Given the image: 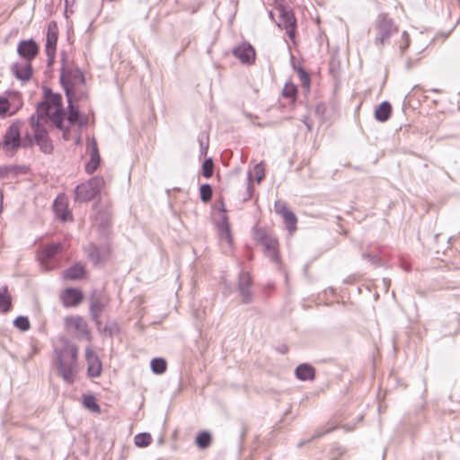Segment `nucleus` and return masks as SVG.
I'll use <instances>...</instances> for the list:
<instances>
[{"mask_svg":"<svg viewBox=\"0 0 460 460\" xmlns=\"http://www.w3.org/2000/svg\"><path fill=\"white\" fill-rule=\"evenodd\" d=\"M61 348H55L54 354L57 360L58 370L63 380L71 385L75 381L76 362L78 355L77 346L66 337L60 338Z\"/></svg>","mask_w":460,"mask_h":460,"instance_id":"1","label":"nucleus"},{"mask_svg":"<svg viewBox=\"0 0 460 460\" xmlns=\"http://www.w3.org/2000/svg\"><path fill=\"white\" fill-rule=\"evenodd\" d=\"M21 126L22 122L16 120L5 130L0 147L7 156H13L20 147H28L32 146L31 141L27 144L25 140H22Z\"/></svg>","mask_w":460,"mask_h":460,"instance_id":"2","label":"nucleus"},{"mask_svg":"<svg viewBox=\"0 0 460 460\" xmlns=\"http://www.w3.org/2000/svg\"><path fill=\"white\" fill-rule=\"evenodd\" d=\"M61 73L59 76V82L66 93V88L69 90L71 96H75V93L74 88L76 85H84L85 78L82 72V70L78 67L75 68H66V52H61Z\"/></svg>","mask_w":460,"mask_h":460,"instance_id":"3","label":"nucleus"},{"mask_svg":"<svg viewBox=\"0 0 460 460\" xmlns=\"http://www.w3.org/2000/svg\"><path fill=\"white\" fill-rule=\"evenodd\" d=\"M103 186L104 179L102 176L90 178L75 188L74 201L84 203L94 199L101 193Z\"/></svg>","mask_w":460,"mask_h":460,"instance_id":"4","label":"nucleus"},{"mask_svg":"<svg viewBox=\"0 0 460 460\" xmlns=\"http://www.w3.org/2000/svg\"><path fill=\"white\" fill-rule=\"evenodd\" d=\"M375 28L376 30V37L375 38V45L379 49L388 43L390 38L398 31V27L394 20L387 13H381L375 21Z\"/></svg>","mask_w":460,"mask_h":460,"instance_id":"5","label":"nucleus"},{"mask_svg":"<svg viewBox=\"0 0 460 460\" xmlns=\"http://www.w3.org/2000/svg\"><path fill=\"white\" fill-rule=\"evenodd\" d=\"M276 9L279 16V21L277 22V25L286 29L288 36L289 39L293 40L296 30V19L293 10L283 3L279 4Z\"/></svg>","mask_w":460,"mask_h":460,"instance_id":"6","label":"nucleus"},{"mask_svg":"<svg viewBox=\"0 0 460 460\" xmlns=\"http://www.w3.org/2000/svg\"><path fill=\"white\" fill-rule=\"evenodd\" d=\"M89 261L94 265H103L110 258L111 248V243L106 242L101 245L90 243L84 249Z\"/></svg>","mask_w":460,"mask_h":460,"instance_id":"7","label":"nucleus"},{"mask_svg":"<svg viewBox=\"0 0 460 460\" xmlns=\"http://www.w3.org/2000/svg\"><path fill=\"white\" fill-rule=\"evenodd\" d=\"M252 279L249 272L241 270L238 277L237 290L241 296V302L244 305L251 304L253 299V294L251 290Z\"/></svg>","mask_w":460,"mask_h":460,"instance_id":"8","label":"nucleus"},{"mask_svg":"<svg viewBox=\"0 0 460 460\" xmlns=\"http://www.w3.org/2000/svg\"><path fill=\"white\" fill-rule=\"evenodd\" d=\"M233 55L243 65L251 66L254 64L256 52L252 45L243 41L233 49Z\"/></svg>","mask_w":460,"mask_h":460,"instance_id":"9","label":"nucleus"},{"mask_svg":"<svg viewBox=\"0 0 460 460\" xmlns=\"http://www.w3.org/2000/svg\"><path fill=\"white\" fill-rule=\"evenodd\" d=\"M109 298L104 294H93L91 297L89 312L93 321L96 325H101V314L107 306Z\"/></svg>","mask_w":460,"mask_h":460,"instance_id":"10","label":"nucleus"},{"mask_svg":"<svg viewBox=\"0 0 460 460\" xmlns=\"http://www.w3.org/2000/svg\"><path fill=\"white\" fill-rule=\"evenodd\" d=\"M66 97L67 100V120L71 126L77 124L80 128L86 126L87 119L83 117L77 107L74 105L75 96H71L69 90L66 88Z\"/></svg>","mask_w":460,"mask_h":460,"instance_id":"11","label":"nucleus"},{"mask_svg":"<svg viewBox=\"0 0 460 460\" xmlns=\"http://www.w3.org/2000/svg\"><path fill=\"white\" fill-rule=\"evenodd\" d=\"M66 329H74L77 331L82 337L87 341H91V332L86 321L79 315L66 316L64 321Z\"/></svg>","mask_w":460,"mask_h":460,"instance_id":"12","label":"nucleus"},{"mask_svg":"<svg viewBox=\"0 0 460 460\" xmlns=\"http://www.w3.org/2000/svg\"><path fill=\"white\" fill-rule=\"evenodd\" d=\"M39 46L32 39L21 40L17 46L19 56L26 62H31L39 54Z\"/></svg>","mask_w":460,"mask_h":460,"instance_id":"13","label":"nucleus"},{"mask_svg":"<svg viewBox=\"0 0 460 460\" xmlns=\"http://www.w3.org/2000/svg\"><path fill=\"white\" fill-rule=\"evenodd\" d=\"M87 361V375L90 377H97L102 373V362L99 357L88 347L85 350Z\"/></svg>","mask_w":460,"mask_h":460,"instance_id":"14","label":"nucleus"},{"mask_svg":"<svg viewBox=\"0 0 460 460\" xmlns=\"http://www.w3.org/2000/svg\"><path fill=\"white\" fill-rule=\"evenodd\" d=\"M88 147L90 149V160L85 164L84 170L88 174L93 173L101 164V156L99 154V149L97 143L94 138H93L89 144Z\"/></svg>","mask_w":460,"mask_h":460,"instance_id":"15","label":"nucleus"},{"mask_svg":"<svg viewBox=\"0 0 460 460\" xmlns=\"http://www.w3.org/2000/svg\"><path fill=\"white\" fill-rule=\"evenodd\" d=\"M83 292L75 288H66L61 296L63 304L66 307L78 305L83 301Z\"/></svg>","mask_w":460,"mask_h":460,"instance_id":"16","label":"nucleus"},{"mask_svg":"<svg viewBox=\"0 0 460 460\" xmlns=\"http://www.w3.org/2000/svg\"><path fill=\"white\" fill-rule=\"evenodd\" d=\"M34 140L40 150L44 154H51L53 151L52 141L49 137L47 129L36 130L34 133Z\"/></svg>","mask_w":460,"mask_h":460,"instance_id":"17","label":"nucleus"},{"mask_svg":"<svg viewBox=\"0 0 460 460\" xmlns=\"http://www.w3.org/2000/svg\"><path fill=\"white\" fill-rule=\"evenodd\" d=\"M11 70L14 76L22 82H28L32 76V66L31 62H26V64H20L16 62L13 64Z\"/></svg>","mask_w":460,"mask_h":460,"instance_id":"18","label":"nucleus"},{"mask_svg":"<svg viewBox=\"0 0 460 460\" xmlns=\"http://www.w3.org/2000/svg\"><path fill=\"white\" fill-rule=\"evenodd\" d=\"M66 118V111L64 108L55 109V111L51 113V115L47 119V121L51 120L55 127L63 131L64 137L69 133L70 128L65 127L64 120Z\"/></svg>","mask_w":460,"mask_h":460,"instance_id":"19","label":"nucleus"},{"mask_svg":"<svg viewBox=\"0 0 460 460\" xmlns=\"http://www.w3.org/2000/svg\"><path fill=\"white\" fill-rule=\"evenodd\" d=\"M254 238L258 243L262 244L264 251H269L279 247L278 240L269 235L263 229H257L254 234Z\"/></svg>","mask_w":460,"mask_h":460,"instance_id":"20","label":"nucleus"},{"mask_svg":"<svg viewBox=\"0 0 460 460\" xmlns=\"http://www.w3.org/2000/svg\"><path fill=\"white\" fill-rule=\"evenodd\" d=\"M58 37V24L55 21H51L48 24V31L46 35V50H57Z\"/></svg>","mask_w":460,"mask_h":460,"instance_id":"21","label":"nucleus"},{"mask_svg":"<svg viewBox=\"0 0 460 460\" xmlns=\"http://www.w3.org/2000/svg\"><path fill=\"white\" fill-rule=\"evenodd\" d=\"M295 376L301 381L314 380L315 377V369L310 364L302 363L296 367Z\"/></svg>","mask_w":460,"mask_h":460,"instance_id":"22","label":"nucleus"},{"mask_svg":"<svg viewBox=\"0 0 460 460\" xmlns=\"http://www.w3.org/2000/svg\"><path fill=\"white\" fill-rule=\"evenodd\" d=\"M85 275L86 270L84 266L79 262L71 265L63 272V277L70 280L82 279L85 277Z\"/></svg>","mask_w":460,"mask_h":460,"instance_id":"23","label":"nucleus"},{"mask_svg":"<svg viewBox=\"0 0 460 460\" xmlns=\"http://www.w3.org/2000/svg\"><path fill=\"white\" fill-rule=\"evenodd\" d=\"M29 168L25 165H3L0 166V178L4 179L9 175L16 177L18 175H24L28 172Z\"/></svg>","mask_w":460,"mask_h":460,"instance_id":"24","label":"nucleus"},{"mask_svg":"<svg viewBox=\"0 0 460 460\" xmlns=\"http://www.w3.org/2000/svg\"><path fill=\"white\" fill-rule=\"evenodd\" d=\"M62 251H63V244L61 243H55L47 245L41 252L42 262H44V261L49 262V261H53L58 254L62 252Z\"/></svg>","mask_w":460,"mask_h":460,"instance_id":"25","label":"nucleus"},{"mask_svg":"<svg viewBox=\"0 0 460 460\" xmlns=\"http://www.w3.org/2000/svg\"><path fill=\"white\" fill-rule=\"evenodd\" d=\"M43 98L46 103L55 107V109H61L63 107V98L58 93H54L50 88L45 87L43 90Z\"/></svg>","mask_w":460,"mask_h":460,"instance_id":"26","label":"nucleus"},{"mask_svg":"<svg viewBox=\"0 0 460 460\" xmlns=\"http://www.w3.org/2000/svg\"><path fill=\"white\" fill-rule=\"evenodd\" d=\"M392 112V105L389 102H382L375 110V119L379 122H385L389 119Z\"/></svg>","mask_w":460,"mask_h":460,"instance_id":"27","label":"nucleus"},{"mask_svg":"<svg viewBox=\"0 0 460 460\" xmlns=\"http://www.w3.org/2000/svg\"><path fill=\"white\" fill-rule=\"evenodd\" d=\"M447 323L450 325V328H447V325H444V335H456L460 332V315L458 314H451L448 316Z\"/></svg>","mask_w":460,"mask_h":460,"instance_id":"28","label":"nucleus"},{"mask_svg":"<svg viewBox=\"0 0 460 460\" xmlns=\"http://www.w3.org/2000/svg\"><path fill=\"white\" fill-rule=\"evenodd\" d=\"M53 209L56 213V216L63 222H66L69 219H72L71 212L68 210L67 206L59 202L58 199H56L53 203Z\"/></svg>","mask_w":460,"mask_h":460,"instance_id":"29","label":"nucleus"},{"mask_svg":"<svg viewBox=\"0 0 460 460\" xmlns=\"http://www.w3.org/2000/svg\"><path fill=\"white\" fill-rule=\"evenodd\" d=\"M12 308V297L8 293L7 286L0 288V313L5 314Z\"/></svg>","mask_w":460,"mask_h":460,"instance_id":"30","label":"nucleus"},{"mask_svg":"<svg viewBox=\"0 0 460 460\" xmlns=\"http://www.w3.org/2000/svg\"><path fill=\"white\" fill-rule=\"evenodd\" d=\"M212 442L211 434L208 431H200L195 439V444L199 449H207Z\"/></svg>","mask_w":460,"mask_h":460,"instance_id":"31","label":"nucleus"},{"mask_svg":"<svg viewBox=\"0 0 460 460\" xmlns=\"http://www.w3.org/2000/svg\"><path fill=\"white\" fill-rule=\"evenodd\" d=\"M150 367L155 374L161 375L166 371V360L163 358H155L151 360Z\"/></svg>","mask_w":460,"mask_h":460,"instance_id":"32","label":"nucleus"},{"mask_svg":"<svg viewBox=\"0 0 460 460\" xmlns=\"http://www.w3.org/2000/svg\"><path fill=\"white\" fill-rule=\"evenodd\" d=\"M218 229L221 236L231 243L233 242V237L226 216L224 217L223 221L218 225Z\"/></svg>","mask_w":460,"mask_h":460,"instance_id":"33","label":"nucleus"},{"mask_svg":"<svg viewBox=\"0 0 460 460\" xmlns=\"http://www.w3.org/2000/svg\"><path fill=\"white\" fill-rule=\"evenodd\" d=\"M284 219L286 226L288 230L292 233L296 229V217L294 212L291 210L286 211L284 215L281 216Z\"/></svg>","mask_w":460,"mask_h":460,"instance_id":"34","label":"nucleus"},{"mask_svg":"<svg viewBox=\"0 0 460 460\" xmlns=\"http://www.w3.org/2000/svg\"><path fill=\"white\" fill-rule=\"evenodd\" d=\"M98 326V330L100 332V333L103 336V337H113V335H115L116 333L119 332V325L117 323L113 322V323H108L106 324L104 327L101 328L100 325H97Z\"/></svg>","mask_w":460,"mask_h":460,"instance_id":"35","label":"nucleus"},{"mask_svg":"<svg viewBox=\"0 0 460 460\" xmlns=\"http://www.w3.org/2000/svg\"><path fill=\"white\" fill-rule=\"evenodd\" d=\"M83 403L86 409L90 410L93 412L101 411V407L97 403V401L93 394L84 395Z\"/></svg>","mask_w":460,"mask_h":460,"instance_id":"36","label":"nucleus"},{"mask_svg":"<svg viewBox=\"0 0 460 460\" xmlns=\"http://www.w3.org/2000/svg\"><path fill=\"white\" fill-rule=\"evenodd\" d=\"M152 441L151 435L146 432L138 433L134 437V443L138 447H146Z\"/></svg>","mask_w":460,"mask_h":460,"instance_id":"37","label":"nucleus"},{"mask_svg":"<svg viewBox=\"0 0 460 460\" xmlns=\"http://www.w3.org/2000/svg\"><path fill=\"white\" fill-rule=\"evenodd\" d=\"M52 106H50L49 103H46V101H42L37 105V115L39 118H41V119L47 121V119L51 115L52 112H50V109Z\"/></svg>","mask_w":460,"mask_h":460,"instance_id":"38","label":"nucleus"},{"mask_svg":"<svg viewBox=\"0 0 460 460\" xmlns=\"http://www.w3.org/2000/svg\"><path fill=\"white\" fill-rule=\"evenodd\" d=\"M200 200L207 203L211 200L213 196L212 186L208 183L201 184L199 187Z\"/></svg>","mask_w":460,"mask_h":460,"instance_id":"39","label":"nucleus"},{"mask_svg":"<svg viewBox=\"0 0 460 460\" xmlns=\"http://www.w3.org/2000/svg\"><path fill=\"white\" fill-rule=\"evenodd\" d=\"M297 93L296 86L292 83H286L284 88L282 90V95L285 98H288L293 102L296 101V96Z\"/></svg>","mask_w":460,"mask_h":460,"instance_id":"40","label":"nucleus"},{"mask_svg":"<svg viewBox=\"0 0 460 460\" xmlns=\"http://www.w3.org/2000/svg\"><path fill=\"white\" fill-rule=\"evenodd\" d=\"M13 326L22 332H26L30 329L31 324L27 316L19 315L13 320Z\"/></svg>","mask_w":460,"mask_h":460,"instance_id":"41","label":"nucleus"},{"mask_svg":"<svg viewBox=\"0 0 460 460\" xmlns=\"http://www.w3.org/2000/svg\"><path fill=\"white\" fill-rule=\"evenodd\" d=\"M202 175L203 177H205L206 179H209L212 177L213 173H214V162L212 160V158H207L205 159V161L203 162L202 164Z\"/></svg>","mask_w":460,"mask_h":460,"instance_id":"42","label":"nucleus"},{"mask_svg":"<svg viewBox=\"0 0 460 460\" xmlns=\"http://www.w3.org/2000/svg\"><path fill=\"white\" fill-rule=\"evenodd\" d=\"M298 76L302 82L303 86L309 88L311 82L310 75L302 66H298Z\"/></svg>","mask_w":460,"mask_h":460,"instance_id":"43","label":"nucleus"},{"mask_svg":"<svg viewBox=\"0 0 460 460\" xmlns=\"http://www.w3.org/2000/svg\"><path fill=\"white\" fill-rule=\"evenodd\" d=\"M264 254H265V256L270 258V260L271 261H273L275 264L279 265L280 258H279L278 247L274 248L272 250L264 251Z\"/></svg>","mask_w":460,"mask_h":460,"instance_id":"44","label":"nucleus"},{"mask_svg":"<svg viewBox=\"0 0 460 460\" xmlns=\"http://www.w3.org/2000/svg\"><path fill=\"white\" fill-rule=\"evenodd\" d=\"M253 171H254L256 181L258 183H260L265 176V170L262 165V163L256 164L253 168Z\"/></svg>","mask_w":460,"mask_h":460,"instance_id":"45","label":"nucleus"},{"mask_svg":"<svg viewBox=\"0 0 460 460\" xmlns=\"http://www.w3.org/2000/svg\"><path fill=\"white\" fill-rule=\"evenodd\" d=\"M40 119H41V118H39L38 115L37 117L35 115H31L30 117V124L34 133L36 132V130L46 129L45 127L40 123Z\"/></svg>","mask_w":460,"mask_h":460,"instance_id":"46","label":"nucleus"},{"mask_svg":"<svg viewBox=\"0 0 460 460\" xmlns=\"http://www.w3.org/2000/svg\"><path fill=\"white\" fill-rule=\"evenodd\" d=\"M10 110V102L7 98L0 96V116L4 117Z\"/></svg>","mask_w":460,"mask_h":460,"instance_id":"47","label":"nucleus"},{"mask_svg":"<svg viewBox=\"0 0 460 460\" xmlns=\"http://www.w3.org/2000/svg\"><path fill=\"white\" fill-rule=\"evenodd\" d=\"M248 177H249V181L246 186L245 194L243 197V202L248 201L252 197V194H253V186L251 181V173L248 174Z\"/></svg>","mask_w":460,"mask_h":460,"instance_id":"48","label":"nucleus"},{"mask_svg":"<svg viewBox=\"0 0 460 460\" xmlns=\"http://www.w3.org/2000/svg\"><path fill=\"white\" fill-rule=\"evenodd\" d=\"M274 208H275L276 213L280 216L284 215L286 213V211L289 210L288 208L287 205L281 200L275 201Z\"/></svg>","mask_w":460,"mask_h":460,"instance_id":"49","label":"nucleus"},{"mask_svg":"<svg viewBox=\"0 0 460 460\" xmlns=\"http://www.w3.org/2000/svg\"><path fill=\"white\" fill-rule=\"evenodd\" d=\"M403 42L400 45L401 54L403 55L405 49L410 46V38L408 33L404 31L402 35Z\"/></svg>","mask_w":460,"mask_h":460,"instance_id":"50","label":"nucleus"},{"mask_svg":"<svg viewBox=\"0 0 460 460\" xmlns=\"http://www.w3.org/2000/svg\"><path fill=\"white\" fill-rule=\"evenodd\" d=\"M98 231H99L100 235L108 239V235L110 233V227L107 223L102 222L98 227Z\"/></svg>","mask_w":460,"mask_h":460,"instance_id":"51","label":"nucleus"},{"mask_svg":"<svg viewBox=\"0 0 460 460\" xmlns=\"http://www.w3.org/2000/svg\"><path fill=\"white\" fill-rule=\"evenodd\" d=\"M362 257L363 259L367 260L373 265H379L380 263V259L376 255L365 252L362 254Z\"/></svg>","mask_w":460,"mask_h":460,"instance_id":"52","label":"nucleus"},{"mask_svg":"<svg viewBox=\"0 0 460 460\" xmlns=\"http://www.w3.org/2000/svg\"><path fill=\"white\" fill-rule=\"evenodd\" d=\"M56 51L57 50H46V55L48 57L47 58V66H51L55 62V57H56Z\"/></svg>","mask_w":460,"mask_h":460,"instance_id":"53","label":"nucleus"},{"mask_svg":"<svg viewBox=\"0 0 460 460\" xmlns=\"http://www.w3.org/2000/svg\"><path fill=\"white\" fill-rule=\"evenodd\" d=\"M277 351H278L279 353H280V354H283V355H284V354L288 353V346H287V345L282 344V345H279V346L277 348Z\"/></svg>","mask_w":460,"mask_h":460,"instance_id":"54","label":"nucleus"},{"mask_svg":"<svg viewBox=\"0 0 460 460\" xmlns=\"http://www.w3.org/2000/svg\"><path fill=\"white\" fill-rule=\"evenodd\" d=\"M207 151H208V146H204L203 142L200 141V154L201 155H206Z\"/></svg>","mask_w":460,"mask_h":460,"instance_id":"55","label":"nucleus"},{"mask_svg":"<svg viewBox=\"0 0 460 460\" xmlns=\"http://www.w3.org/2000/svg\"><path fill=\"white\" fill-rule=\"evenodd\" d=\"M3 199H4L3 190L0 188V213L3 211Z\"/></svg>","mask_w":460,"mask_h":460,"instance_id":"56","label":"nucleus"},{"mask_svg":"<svg viewBox=\"0 0 460 460\" xmlns=\"http://www.w3.org/2000/svg\"><path fill=\"white\" fill-rule=\"evenodd\" d=\"M291 64H292V66L294 68V70H296L297 73H298V66L299 65H296L294 61V57L291 55Z\"/></svg>","mask_w":460,"mask_h":460,"instance_id":"57","label":"nucleus"},{"mask_svg":"<svg viewBox=\"0 0 460 460\" xmlns=\"http://www.w3.org/2000/svg\"><path fill=\"white\" fill-rule=\"evenodd\" d=\"M22 140H25L27 144H29L30 141L32 142L30 134H27L23 138H22Z\"/></svg>","mask_w":460,"mask_h":460,"instance_id":"58","label":"nucleus"},{"mask_svg":"<svg viewBox=\"0 0 460 460\" xmlns=\"http://www.w3.org/2000/svg\"><path fill=\"white\" fill-rule=\"evenodd\" d=\"M245 435H246V430H245V429H243V430L240 434L241 441H243L244 439Z\"/></svg>","mask_w":460,"mask_h":460,"instance_id":"59","label":"nucleus"},{"mask_svg":"<svg viewBox=\"0 0 460 460\" xmlns=\"http://www.w3.org/2000/svg\"><path fill=\"white\" fill-rule=\"evenodd\" d=\"M310 440H311V439H309V441H310ZM307 442H308V440H307ZM305 443H306V441H300V442L297 444V447H302L303 445H305Z\"/></svg>","mask_w":460,"mask_h":460,"instance_id":"60","label":"nucleus"},{"mask_svg":"<svg viewBox=\"0 0 460 460\" xmlns=\"http://www.w3.org/2000/svg\"><path fill=\"white\" fill-rule=\"evenodd\" d=\"M402 267L405 270H410V265H408L407 263H404Z\"/></svg>","mask_w":460,"mask_h":460,"instance_id":"61","label":"nucleus"},{"mask_svg":"<svg viewBox=\"0 0 460 460\" xmlns=\"http://www.w3.org/2000/svg\"><path fill=\"white\" fill-rule=\"evenodd\" d=\"M74 1H75V0H65V2H66V6H67V4H68L70 2H71V3H73Z\"/></svg>","mask_w":460,"mask_h":460,"instance_id":"62","label":"nucleus"},{"mask_svg":"<svg viewBox=\"0 0 460 460\" xmlns=\"http://www.w3.org/2000/svg\"><path fill=\"white\" fill-rule=\"evenodd\" d=\"M406 66H407V69H410V68H411V63H410V61H408V62L406 63Z\"/></svg>","mask_w":460,"mask_h":460,"instance_id":"63","label":"nucleus"},{"mask_svg":"<svg viewBox=\"0 0 460 460\" xmlns=\"http://www.w3.org/2000/svg\"><path fill=\"white\" fill-rule=\"evenodd\" d=\"M344 283H350L349 278L344 279Z\"/></svg>","mask_w":460,"mask_h":460,"instance_id":"64","label":"nucleus"}]
</instances>
